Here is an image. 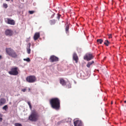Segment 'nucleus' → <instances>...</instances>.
<instances>
[{
  "label": "nucleus",
  "mask_w": 126,
  "mask_h": 126,
  "mask_svg": "<svg viewBox=\"0 0 126 126\" xmlns=\"http://www.w3.org/2000/svg\"><path fill=\"white\" fill-rule=\"evenodd\" d=\"M124 102L125 103H126V101H124Z\"/></svg>",
  "instance_id": "nucleus-35"
},
{
  "label": "nucleus",
  "mask_w": 126,
  "mask_h": 126,
  "mask_svg": "<svg viewBox=\"0 0 126 126\" xmlns=\"http://www.w3.org/2000/svg\"><path fill=\"white\" fill-rule=\"evenodd\" d=\"M4 33L6 36H12L14 33L13 31L10 29L6 30L5 31Z\"/></svg>",
  "instance_id": "nucleus-4"
},
{
  "label": "nucleus",
  "mask_w": 126,
  "mask_h": 126,
  "mask_svg": "<svg viewBox=\"0 0 126 126\" xmlns=\"http://www.w3.org/2000/svg\"><path fill=\"white\" fill-rule=\"evenodd\" d=\"M1 56L0 55V59H1Z\"/></svg>",
  "instance_id": "nucleus-34"
},
{
  "label": "nucleus",
  "mask_w": 126,
  "mask_h": 126,
  "mask_svg": "<svg viewBox=\"0 0 126 126\" xmlns=\"http://www.w3.org/2000/svg\"><path fill=\"white\" fill-rule=\"evenodd\" d=\"M27 103H28V105L30 107V109H31L32 108V106L31 105V104L30 102H27Z\"/></svg>",
  "instance_id": "nucleus-26"
},
{
  "label": "nucleus",
  "mask_w": 126,
  "mask_h": 126,
  "mask_svg": "<svg viewBox=\"0 0 126 126\" xmlns=\"http://www.w3.org/2000/svg\"><path fill=\"white\" fill-rule=\"evenodd\" d=\"M60 16H58L57 17L58 19H59V18H60Z\"/></svg>",
  "instance_id": "nucleus-32"
},
{
  "label": "nucleus",
  "mask_w": 126,
  "mask_h": 126,
  "mask_svg": "<svg viewBox=\"0 0 126 126\" xmlns=\"http://www.w3.org/2000/svg\"><path fill=\"white\" fill-rule=\"evenodd\" d=\"M29 39V40H30V37L29 38H28Z\"/></svg>",
  "instance_id": "nucleus-36"
},
{
  "label": "nucleus",
  "mask_w": 126,
  "mask_h": 126,
  "mask_svg": "<svg viewBox=\"0 0 126 126\" xmlns=\"http://www.w3.org/2000/svg\"><path fill=\"white\" fill-rule=\"evenodd\" d=\"M50 23L52 25L54 24L55 23V20H51L50 21Z\"/></svg>",
  "instance_id": "nucleus-24"
},
{
  "label": "nucleus",
  "mask_w": 126,
  "mask_h": 126,
  "mask_svg": "<svg viewBox=\"0 0 126 126\" xmlns=\"http://www.w3.org/2000/svg\"><path fill=\"white\" fill-rule=\"evenodd\" d=\"M23 60L24 61H26L27 62H29L30 61V60L29 58H28L27 59H24Z\"/></svg>",
  "instance_id": "nucleus-22"
},
{
  "label": "nucleus",
  "mask_w": 126,
  "mask_h": 126,
  "mask_svg": "<svg viewBox=\"0 0 126 126\" xmlns=\"http://www.w3.org/2000/svg\"><path fill=\"white\" fill-rule=\"evenodd\" d=\"M60 84L63 86H64L66 84V83L63 79H60Z\"/></svg>",
  "instance_id": "nucleus-15"
},
{
  "label": "nucleus",
  "mask_w": 126,
  "mask_h": 126,
  "mask_svg": "<svg viewBox=\"0 0 126 126\" xmlns=\"http://www.w3.org/2000/svg\"><path fill=\"white\" fill-rule=\"evenodd\" d=\"M34 12V11H29V13L30 14H33Z\"/></svg>",
  "instance_id": "nucleus-28"
},
{
  "label": "nucleus",
  "mask_w": 126,
  "mask_h": 126,
  "mask_svg": "<svg viewBox=\"0 0 126 126\" xmlns=\"http://www.w3.org/2000/svg\"><path fill=\"white\" fill-rule=\"evenodd\" d=\"M26 90V89H22V91L24 92H25Z\"/></svg>",
  "instance_id": "nucleus-30"
},
{
  "label": "nucleus",
  "mask_w": 126,
  "mask_h": 126,
  "mask_svg": "<svg viewBox=\"0 0 126 126\" xmlns=\"http://www.w3.org/2000/svg\"><path fill=\"white\" fill-rule=\"evenodd\" d=\"M93 57V56L91 54L87 53L84 56V59L87 61H89L92 59Z\"/></svg>",
  "instance_id": "nucleus-6"
},
{
  "label": "nucleus",
  "mask_w": 126,
  "mask_h": 126,
  "mask_svg": "<svg viewBox=\"0 0 126 126\" xmlns=\"http://www.w3.org/2000/svg\"><path fill=\"white\" fill-rule=\"evenodd\" d=\"M2 120V118H0V121H1Z\"/></svg>",
  "instance_id": "nucleus-33"
},
{
  "label": "nucleus",
  "mask_w": 126,
  "mask_h": 126,
  "mask_svg": "<svg viewBox=\"0 0 126 126\" xmlns=\"http://www.w3.org/2000/svg\"><path fill=\"white\" fill-rule=\"evenodd\" d=\"M3 7L5 8H7L8 7L7 5V4L4 3L3 4Z\"/></svg>",
  "instance_id": "nucleus-21"
},
{
  "label": "nucleus",
  "mask_w": 126,
  "mask_h": 126,
  "mask_svg": "<svg viewBox=\"0 0 126 126\" xmlns=\"http://www.w3.org/2000/svg\"><path fill=\"white\" fill-rule=\"evenodd\" d=\"M111 104H112V102H111Z\"/></svg>",
  "instance_id": "nucleus-38"
},
{
  "label": "nucleus",
  "mask_w": 126,
  "mask_h": 126,
  "mask_svg": "<svg viewBox=\"0 0 126 126\" xmlns=\"http://www.w3.org/2000/svg\"><path fill=\"white\" fill-rule=\"evenodd\" d=\"M6 100L4 98H2L0 100V105H2L4 104Z\"/></svg>",
  "instance_id": "nucleus-16"
},
{
  "label": "nucleus",
  "mask_w": 126,
  "mask_h": 126,
  "mask_svg": "<svg viewBox=\"0 0 126 126\" xmlns=\"http://www.w3.org/2000/svg\"><path fill=\"white\" fill-rule=\"evenodd\" d=\"M13 58H16L17 57V55L14 50L9 56Z\"/></svg>",
  "instance_id": "nucleus-12"
},
{
  "label": "nucleus",
  "mask_w": 126,
  "mask_h": 126,
  "mask_svg": "<svg viewBox=\"0 0 126 126\" xmlns=\"http://www.w3.org/2000/svg\"><path fill=\"white\" fill-rule=\"evenodd\" d=\"M66 84V86L68 88H70L71 87V85L69 82H67Z\"/></svg>",
  "instance_id": "nucleus-20"
},
{
  "label": "nucleus",
  "mask_w": 126,
  "mask_h": 126,
  "mask_svg": "<svg viewBox=\"0 0 126 126\" xmlns=\"http://www.w3.org/2000/svg\"><path fill=\"white\" fill-rule=\"evenodd\" d=\"M69 119L70 120V119Z\"/></svg>",
  "instance_id": "nucleus-40"
},
{
  "label": "nucleus",
  "mask_w": 126,
  "mask_h": 126,
  "mask_svg": "<svg viewBox=\"0 0 126 126\" xmlns=\"http://www.w3.org/2000/svg\"><path fill=\"white\" fill-rule=\"evenodd\" d=\"M31 43H29L27 45L26 48L27 52L28 54H30V53L31 50L30 48L31 46Z\"/></svg>",
  "instance_id": "nucleus-11"
},
{
  "label": "nucleus",
  "mask_w": 126,
  "mask_h": 126,
  "mask_svg": "<svg viewBox=\"0 0 126 126\" xmlns=\"http://www.w3.org/2000/svg\"><path fill=\"white\" fill-rule=\"evenodd\" d=\"M10 0H6V1H10ZM12 2H13V0H11Z\"/></svg>",
  "instance_id": "nucleus-31"
},
{
  "label": "nucleus",
  "mask_w": 126,
  "mask_h": 126,
  "mask_svg": "<svg viewBox=\"0 0 126 126\" xmlns=\"http://www.w3.org/2000/svg\"><path fill=\"white\" fill-rule=\"evenodd\" d=\"M10 104H11V102H10Z\"/></svg>",
  "instance_id": "nucleus-39"
},
{
  "label": "nucleus",
  "mask_w": 126,
  "mask_h": 126,
  "mask_svg": "<svg viewBox=\"0 0 126 126\" xmlns=\"http://www.w3.org/2000/svg\"><path fill=\"white\" fill-rule=\"evenodd\" d=\"M38 115L36 112L33 111H32L31 115L29 116V119L32 121H35L37 120Z\"/></svg>",
  "instance_id": "nucleus-2"
},
{
  "label": "nucleus",
  "mask_w": 126,
  "mask_h": 126,
  "mask_svg": "<svg viewBox=\"0 0 126 126\" xmlns=\"http://www.w3.org/2000/svg\"><path fill=\"white\" fill-rule=\"evenodd\" d=\"M40 36L39 33L38 32L36 33L34 36V39L35 40H37Z\"/></svg>",
  "instance_id": "nucleus-13"
},
{
  "label": "nucleus",
  "mask_w": 126,
  "mask_h": 126,
  "mask_svg": "<svg viewBox=\"0 0 126 126\" xmlns=\"http://www.w3.org/2000/svg\"><path fill=\"white\" fill-rule=\"evenodd\" d=\"M73 59L77 63L78 60V58L77 54L75 53H74L73 55Z\"/></svg>",
  "instance_id": "nucleus-14"
},
{
  "label": "nucleus",
  "mask_w": 126,
  "mask_h": 126,
  "mask_svg": "<svg viewBox=\"0 0 126 126\" xmlns=\"http://www.w3.org/2000/svg\"><path fill=\"white\" fill-rule=\"evenodd\" d=\"M97 42L98 44H101L103 42V40L102 39H98L97 40Z\"/></svg>",
  "instance_id": "nucleus-18"
},
{
  "label": "nucleus",
  "mask_w": 126,
  "mask_h": 126,
  "mask_svg": "<svg viewBox=\"0 0 126 126\" xmlns=\"http://www.w3.org/2000/svg\"><path fill=\"white\" fill-rule=\"evenodd\" d=\"M69 26L68 25H67L65 28V31L67 33V32L68 31L69 29Z\"/></svg>",
  "instance_id": "nucleus-23"
},
{
  "label": "nucleus",
  "mask_w": 126,
  "mask_h": 126,
  "mask_svg": "<svg viewBox=\"0 0 126 126\" xmlns=\"http://www.w3.org/2000/svg\"><path fill=\"white\" fill-rule=\"evenodd\" d=\"M74 126H82V123L80 121L77 120L74 122Z\"/></svg>",
  "instance_id": "nucleus-8"
},
{
  "label": "nucleus",
  "mask_w": 126,
  "mask_h": 126,
  "mask_svg": "<svg viewBox=\"0 0 126 126\" xmlns=\"http://www.w3.org/2000/svg\"><path fill=\"white\" fill-rule=\"evenodd\" d=\"M15 126H22L21 125V124L18 123L15 124Z\"/></svg>",
  "instance_id": "nucleus-25"
},
{
  "label": "nucleus",
  "mask_w": 126,
  "mask_h": 126,
  "mask_svg": "<svg viewBox=\"0 0 126 126\" xmlns=\"http://www.w3.org/2000/svg\"><path fill=\"white\" fill-rule=\"evenodd\" d=\"M52 107L56 110L58 109L60 107V102L59 99L57 98H53L50 101Z\"/></svg>",
  "instance_id": "nucleus-1"
},
{
  "label": "nucleus",
  "mask_w": 126,
  "mask_h": 126,
  "mask_svg": "<svg viewBox=\"0 0 126 126\" xmlns=\"http://www.w3.org/2000/svg\"><path fill=\"white\" fill-rule=\"evenodd\" d=\"M50 59L51 61L52 62H57L58 60V58L54 56H51Z\"/></svg>",
  "instance_id": "nucleus-9"
},
{
  "label": "nucleus",
  "mask_w": 126,
  "mask_h": 126,
  "mask_svg": "<svg viewBox=\"0 0 126 126\" xmlns=\"http://www.w3.org/2000/svg\"><path fill=\"white\" fill-rule=\"evenodd\" d=\"M6 53L9 56L12 53L14 50L12 49L8 48H6Z\"/></svg>",
  "instance_id": "nucleus-10"
},
{
  "label": "nucleus",
  "mask_w": 126,
  "mask_h": 126,
  "mask_svg": "<svg viewBox=\"0 0 126 126\" xmlns=\"http://www.w3.org/2000/svg\"><path fill=\"white\" fill-rule=\"evenodd\" d=\"M94 63L93 61L91 62H89L86 65V66L88 68H89L90 66Z\"/></svg>",
  "instance_id": "nucleus-17"
},
{
  "label": "nucleus",
  "mask_w": 126,
  "mask_h": 126,
  "mask_svg": "<svg viewBox=\"0 0 126 126\" xmlns=\"http://www.w3.org/2000/svg\"><path fill=\"white\" fill-rule=\"evenodd\" d=\"M5 20L6 22L9 24L12 25H15V22L13 20L10 19L8 18H7L5 19Z\"/></svg>",
  "instance_id": "nucleus-7"
},
{
  "label": "nucleus",
  "mask_w": 126,
  "mask_h": 126,
  "mask_svg": "<svg viewBox=\"0 0 126 126\" xmlns=\"http://www.w3.org/2000/svg\"><path fill=\"white\" fill-rule=\"evenodd\" d=\"M7 108L8 107L7 105H5L3 107V109L5 110H6Z\"/></svg>",
  "instance_id": "nucleus-27"
},
{
  "label": "nucleus",
  "mask_w": 126,
  "mask_h": 126,
  "mask_svg": "<svg viewBox=\"0 0 126 126\" xmlns=\"http://www.w3.org/2000/svg\"><path fill=\"white\" fill-rule=\"evenodd\" d=\"M108 35L109 36V38H112L111 34H108Z\"/></svg>",
  "instance_id": "nucleus-29"
},
{
  "label": "nucleus",
  "mask_w": 126,
  "mask_h": 126,
  "mask_svg": "<svg viewBox=\"0 0 126 126\" xmlns=\"http://www.w3.org/2000/svg\"><path fill=\"white\" fill-rule=\"evenodd\" d=\"M19 70L17 67H14L12 68L11 70L8 72V73L11 75H16L19 74Z\"/></svg>",
  "instance_id": "nucleus-3"
},
{
  "label": "nucleus",
  "mask_w": 126,
  "mask_h": 126,
  "mask_svg": "<svg viewBox=\"0 0 126 126\" xmlns=\"http://www.w3.org/2000/svg\"><path fill=\"white\" fill-rule=\"evenodd\" d=\"M29 90H30V88H29Z\"/></svg>",
  "instance_id": "nucleus-37"
},
{
  "label": "nucleus",
  "mask_w": 126,
  "mask_h": 126,
  "mask_svg": "<svg viewBox=\"0 0 126 126\" xmlns=\"http://www.w3.org/2000/svg\"><path fill=\"white\" fill-rule=\"evenodd\" d=\"M26 79L27 81L29 82H34L36 80L35 77L33 76L28 77Z\"/></svg>",
  "instance_id": "nucleus-5"
},
{
  "label": "nucleus",
  "mask_w": 126,
  "mask_h": 126,
  "mask_svg": "<svg viewBox=\"0 0 126 126\" xmlns=\"http://www.w3.org/2000/svg\"><path fill=\"white\" fill-rule=\"evenodd\" d=\"M110 44V42L107 40H106L104 43V44L106 46H108Z\"/></svg>",
  "instance_id": "nucleus-19"
}]
</instances>
